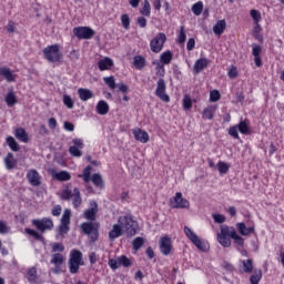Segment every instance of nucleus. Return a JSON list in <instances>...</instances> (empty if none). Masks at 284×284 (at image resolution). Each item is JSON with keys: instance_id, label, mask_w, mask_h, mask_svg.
<instances>
[{"instance_id": "obj_10", "label": "nucleus", "mask_w": 284, "mask_h": 284, "mask_svg": "<svg viewBox=\"0 0 284 284\" xmlns=\"http://www.w3.org/2000/svg\"><path fill=\"white\" fill-rule=\"evenodd\" d=\"M73 34L78 39H92L97 32L90 27H75L73 28Z\"/></svg>"}, {"instance_id": "obj_43", "label": "nucleus", "mask_w": 284, "mask_h": 284, "mask_svg": "<svg viewBox=\"0 0 284 284\" xmlns=\"http://www.w3.org/2000/svg\"><path fill=\"white\" fill-rule=\"evenodd\" d=\"M235 126H237V130H239V132H241V134H250V125H247L246 121H241Z\"/></svg>"}, {"instance_id": "obj_21", "label": "nucleus", "mask_w": 284, "mask_h": 284, "mask_svg": "<svg viewBox=\"0 0 284 284\" xmlns=\"http://www.w3.org/2000/svg\"><path fill=\"white\" fill-rule=\"evenodd\" d=\"M95 110L98 114H100L101 116H105V114L110 112V105L108 104V102H105V100H100L95 106Z\"/></svg>"}, {"instance_id": "obj_29", "label": "nucleus", "mask_w": 284, "mask_h": 284, "mask_svg": "<svg viewBox=\"0 0 284 284\" xmlns=\"http://www.w3.org/2000/svg\"><path fill=\"white\" fill-rule=\"evenodd\" d=\"M174 54H172V51H165L160 55V61L163 63V65H170L172 63Z\"/></svg>"}, {"instance_id": "obj_16", "label": "nucleus", "mask_w": 284, "mask_h": 284, "mask_svg": "<svg viewBox=\"0 0 284 284\" xmlns=\"http://www.w3.org/2000/svg\"><path fill=\"white\" fill-rule=\"evenodd\" d=\"M236 230H237V232H239L242 236H250V234H254V232H255L254 226H248V227H247V225H245V223H243V222H239V223L236 224Z\"/></svg>"}, {"instance_id": "obj_64", "label": "nucleus", "mask_w": 284, "mask_h": 284, "mask_svg": "<svg viewBox=\"0 0 284 284\" xmlns=\"http://www.w3.org/2000/svg\"><path fill=\"white\" fill-rule=\"evenodd\" d=\"M262 48L258 44H253L252 54L253 57H261Z\"/></svg>"}, {"instance_id": "obj_51", "label": "nucleus", "mask_w": 284, "mask_h": 284, "mask_svg": "<svg viewBox=\"0 0 284 284\" xmlns=\"http://www.w3.org/2000/svg\"><path fill=\"white\" fill-rule=\"evenodd\" d=\"M63 104L69 108V110H72V108H74V100H72V98L68 94L63 95Z\"/></svg>"}, {"instance_id": "obj_46", "label": "nucleus", "mask_w": 284, "mask_h": 284, "mask_svg": "<svg viewBox=\"0 0 284 284\" xmlns=\"http://www.w3.org/2000/svg\"><path fill=\"white\" fill-rule=\"evenodd\" d=\"M184 234L191 240V242H195L199 239V235L192 231V229L184 226Z\"/></svg>"}, {"instance_id": "obj_47", "label": "nucleus", "mask_w": 284, "mask_h": 284, "mask_svg": "<svg viewBox=\"0 0 284 284\" xmlns=\"http://www.w3.org/2000/svg\"><path fill=\"white\" fill-rule=\"evenodd\" d=\"M217 170H219L220 174H227V172H230V164H227L223 161H220L217 163Z\"/></svg>"}, {"instance_id": "obj_33", "label": "nucleus", "mask_w": 284, "mask_h": 284, "mask_svg": "<svg viewBox=\"0 0 284 284\" xmlns=\"http://www.w3.org/2000/svg\"><path fill=\"white\" fill-rule=\"evenodd\" d=\"M133 64L136 70H143L145 68V58L143 55H135L133 58Z\"/></svg>"}, {"instance_id": "obj_31", "label": "nucleus", "mask_w": 284, "mask_h": 284, "mask_svg": "<svg viewBox=\"0 0 284 284\" xmlns=\"http://www.w3.org/2000/svg\"><path fill=\"white\" fill-rule=\"evenodd\" d=\"M24 232H26V234H29V236H32V239H34V241H40V243H43L45 241V237H43V235H41V233H39L32 229H26Z\"/></svg>"}, {"instance_id": "obj_6", "label": "nucleus", "mask_w": 284, "mask_h": 284, "mask_svg": "<svg viewBox=\"0 0 284 284\" xmlns=\"http://www.w3.org/2000/svg\"><path fill=\"white\" fill-rule=\"evenodd\" d=\"M165 41H168V36H165L163 32L158 33L155 38H153L150 42L151 51H153L155 54H159V52L163 50Z\"/></svg>"}, {"instance_id": "obj_62", "label": "nucleus", "mask_w": 284, "mask_h": 284, "mask_svg": "<svg viewBox=\"0 0 284 284\" xmlns=\"http://www.w3.org/2000/svg\"><path fill=\"white\" fill-rule=\"evenodd\" d=\"M227 74L230 79H236V77H239V71L236 70V67H230L227 70Z\"/></svg>"}, {"instance_id": "obj_58", "label": "nucleus", "mask_w": 284, "mask_h": 284, "mask_svg": "<svg viewBox=\"0 0 284 284\" xmlns=\"http://www.w3.org/2000/svg\"><path fill=\"white\" fill-rule=\"evenodd\" d=\"M221 99V93L216 90L211 91L210 93V101H212V103H216V101H219Z\"/></svg>"}, {"instance_id": "obj_57", "label": "nucleus", "mask_w": 284, "mask_h": 284, "mask_svg": "<svg viewBox=\"0 0 284 284\" xmlns=\"http://www.w3.org/2000/svg\"><path fill=\"white\" fill-rule=\"evenodd\" d=\"M183 108H184V110H191L192 109V98H190V95H184V98H183Z\"/></svg>"}, {"instance_id": "obj_2", "label": "nucleus", "mask_w": 284, "mask_h": 284, "mask_svg": "<svg viewBox=\"0 0 284 284\" xmlns=\"http://www.w3.org/2000/svg\"><path fill=\"white\" fill-rule=\"evenodd\" d=\"M118 222L120 223L122 230H124L129 239H131L132 236H136V230H139V223L134 221L131 216H128V215L120 216Z\"/></svg>"}, {"instance_id": "obj_37", "label": "nucleus", "mask_w": 284, "mask_h": 284, "mask_svg": "<svg viewBox=\"0 0 284 284\" xmlns=\"http://www.w3.org/2000/svg\"><path fill=\"white\" fill-rule=\"evenodd\" d=\"M54 179H57V181H70L72 175H70L68 171H60L54 174Z\"/></svg>"}, {"instance_id": "obj_48", "label": "nucleus", "mask_w": 284, "mask_h": 284, "mask_svg": "<svg viewBox=\"0 0 284 284\" xmlns=\"http://www.w3.org/2000/svg\"><path fill=\"white\" fill-rule=\"evenodd\" d=\"M187 39V36L185 34V27H180V32L178 34V43L182 45V43H185V40Z\"/></svg>"}, {"instance_id": "obj_14", "label": "nucleus", "mask_w": 284, "mask_h": 284, "mask_svg": "<svg viewBox=\"0 0 284 284\" xmlns=\"http://www.w3.org/2000/svg\"><path fill=\"white\" fill-rule=\"evenodd\" d=\"M0 77L6 79L8 83H14L17 81V75L8 67L0 68Z\"/></svg>"}, {"instance_id": "obj_26", "label": "nucleus", "mask_w": 284, "mask_h": 284, "mask_svg": "<svg viewBox=\"0 0 284 284\" xmlns=\"http://www.w3.org/2000/svg\"><path fill=\"white\" fill-rule=\"evenodd\" d=\"M78 94H79L81 101H89V99L94 98V93L92 91H90V89L80 88L78 90Z\"/></svg>"}, {"instance_id": "obj_49", "label": "nucleus", "mask_w": 284, "mask_h": 284, "mask_svg": "<svg viewBox=\"0 0 284 284\" xmlns=\"http://www.w3.org/2000/svg\"><path fill=\"white\" fill-rule=\"evenodd\" d=\"M103 81L111 90H114L116 88V80L113 75L103 78Z\"/></svg>"}, {"instance_id": "obj_5", "label": "nucleus", "mask_w": 284, "mask_h": 284, "mask_svg": "<svg viewBox=\"0 0 284 284\" xmlns=\"http://www.w3.org/2000/svg\"><path fill=\"white\" fill-rule=\"evenodd\" d=\"M81 230L83 234L89 236L91 243H97L99 241V229L94 226L92 222H84L81 224Z\"/></svg>"}, {"instance_id": "obj_30", "label": "nucleus", "mask_w": 284, "mask_h": 284, "mask_svg": "<svg viewBox=\"0 0 284 284\" xmlns=\"http://www.w3.org/2000/svg\"><path fill=\"white\" fill-rule=\"evenodd\" d=\"M69 261H73L74 263H83V253L79 250H72Z\"/></svg>"}, {"instance_id": "obj_18", "label": "nucleus", "mask_w": 284, "mask_h": 284, "mask_svg": "<svg viewBox=\"0 0 284 284\" xmlns=\"http://www.w3.org/2000/svg\"><path fill=\"white\" fill-rule=\"evenodd\" d=\"M14 136L16 139H18V141H21V143H28L30 141V138L28 136V132L23 128L16 129Z\"/></svg>"}, {"instance_id": "obj_28", "label": "nucleus", "mask_w": 284, "mask_h": 284, "mask_svg": "<svg viewBox=\"0 0 284 284\" xmlns=\"http://www.w3.org/2000/svg\"><path fill=\"white\" fill-rule=\"evenodd\" d=\"M4 101L8 108H12L13 105H17V95L14 94V91H9L4 98Z\"/></svg>"}, {"instance_id": "obj_35", "label": "nucleus", "mask_w": 284, "mask_h": 284, "mask_svg": "<svg viewBox=\"0 0 284 284\" xmlns=\"http://www.w3.org/2000/svg\"><path fill=\"white\" fill-rule=\"evenodd\" d=\"M63 261H64L63 254L55 253V254L52 255V258H51L50 263L54 266H62Z\"/></svg>"}, {"instance_id": "obj_53", "label": "nucleus", "mask_w": 284, "mask_h": 284, "mask_svg": "<svg viewBox=\"0 0 284 284\" xmlns=\"http://www.w3.org/2000/svg\"><path fill=\"white\" fill-rule=\"evenodd\" d=\"M261 30H262L261 24H255L253 29V37L257 41H263V37L261 36Z\"/></svg>"}, {"instance_id": "obj_50", "label": "nucleus", "mask_w": 284, "mask_h": 284, "mask_svg": "<svg viewBox=\"0 0 284 284\" xmlns=\"http://www.w3.org/2000/svg\"><path fill=\"white\" fill-rule=\"evenodd\" d=\"M84 219H87V221H95L97 211L92 209H88L87 211H84Z\"/></svg>"}, {"instance_id": "obj_4", "label": "nucleus", "mask_w": 284, "mask_h": 284, "mask_svg": "<svg viewBox=\"0 0 284 284\" xmlns=\"http://www.w3.org/2000/svg\"><path fill=\"white\" fill-rule=\"evenodd\" d=\"M32 225H34L37 231L41 232V234L54 229V222H52L50 217L32 220Z\"/></svg>"}, {"instance_id": "obj_40", "label": "nucleus", "mask_w": 284, "mask_h": 284, "mask_svg": "<svg viewBox=\"0 0 284 284\" xmlns=\"http://www.w3.org/2000/svg\"><path fill=\"white\" fill-rule=\"evenodd\" d=\"M81 265H83V263L73 262V261L69 260V272L71 274H77L79 272V268L81 267Z\"/></svg>"}, {"instance_id": "obj_44", "label": "nucleus", "mask_w": 284, "mask_h": 284, "mask_svg": "<svg viewBox=\"0 0 284 284\" xmlns=\"http://www.w3.org/2000/svg\"><path fill=\"white\" fill-rule=\"evenodd\" d=\"M192 12L195 14V17H200L203 12V2L199 1L192 6Z\"/></svg>"}, {"instance_id": "obj_11", "label": "nucleus", "mask_w": 284, "mask_h": 284, "mask_svg": "<svg viewBox=\"0 0 284 284\" xmlns=\"http://www.w3.org/2000/svg\"><path fill=\"white\" fill-rule=\"evenodd\" d=\"M165 80L163 78H160L156 83L155 97H159L164 103H170V95L165 93Z\"/></svg>"}, {"instance_id": "obj_41", "label": "nucleus", "mask_w": 284, "mask_h": 284, "mask_svg": "<svg viewBox=\"0 0 284 284\" xmlns=\"http://www.w3.org/2000/svg\"><path fill=\"white\" fill-rule=\"evenodd\" d=\"M145 245V239L143 237H135L132 242L133 250L138 252V250H141Z\"/></svg>"}, {"instance_id": "obj_19", "label": "nucleus", "mask_w": 284, "mask_h": 284, "mask_svg": "<svg viewBox=\"0 0 284 284\" xmlns=\"http://www.w3.org/2000/svg\"><path fill=\"white\" fill-rule=\"evenodd\" d=\"M133 135L136 141H140V143H148V141H150V135L148 132L141 129L134 130Z\"/></svg>"}, {"instance_id": "obj_12", "label": "nucleus", "mask_w": 284, "mask_h": 284, "mask_svg": "<svg viewBox=\"0 0 284 284\" xmlns=\"http://www.w3.org/2000/svg\"><path fill=\"white\" fill-rule=\"evenodd\" d=\"M27 179L33 187H39L41 185V174L36 169H31L27 173Z\"/></svg>"}, {"instance_id": "obj_56", "label": "nucleus", "mask_w": 284, "mask_h": 284, "mask_svg": "<svg viewBox=\"0 0 284 284\" xmlns=\"http://www.w3.org/2000/svg\"><path fill=\"white\" fill-rule=\"evenodd\" d=\"M69 153L71 154V156H82L83 152H81V150H79V148L77 145H72L69 148Z\"/></svg>"}, {"instance_id": "obj_13", "label": "nucleus", "mask_w": 284, "mask_h": 284, "mask_svg": "<svg viewBox=\"0 0 284 284\" xmlns=\"http://www.w3.org/2000/svg\"><path fill=\"white\" fill-rule=\"evenodd\" d=\"M160 251L164 256H170L172 252V240L169 236L160 239Z\"/></svg>"}, {"instance_id": "obj_7", "label": "nucleus", "mask_w": 284, "mask_h": 284, "mask_svg": "<svg viewBox=\"0 0 284 284\" xmlns=\"http://www.w3.org/2000/svg\"><path fill=\"white\" fill-rule=\"evenodd\" d=\"M170 206L173 210H187L190 202L183 197V193L178 192L175 196L170 200Z\"/></svg>"}, {"instance_id": "obj_27", "label": "nucleus", "mask_w": 284, "mask_h": 284, "mask_svg": "<svg viewBox=\"0 0 284 284\" xmlns=\"http://www.w3.org/2000/svg\"><path fill=\"white\" fill-rule=\"evenodd\" d=\"M200 252H209L210 251V244L207 242L201 241V239H196L195 241L192 242Z\"/></svg>"}, {"instance_id": "obj_15", "label": "nucleus", "mask_w": 284, "mask_h": 284, "mask_svg": "<svg viewBox=\"0 0 284 284\" xmlns=\"http://www.w3.org/2000/svg\"><path fill=\"white\" fill-rule=\"evenodd\" d=\"M207 65H210V61L207 60V58H201L195 61L193 65V72H195V74H200V72H203V70H205Z\"/></svg>"}, {"instance_id": "obj_52", "label": "nucleus", "mask_w": 284, "mask_h": 284, "mask_svg": "<svg viewBox=\"0 0 284 284\" xmlns=\"http://www.w3.org/2000/svg\"><path fill=\"white\" fill-rule=\"evenodd\" d=\"M251 17L255 23V26H258V23L261 22V12L256 9H252L251 10Z\"/></svg>"}, {"instance_id": "obj_32", "label": "nucleus", "mask_w": 284, "mask_h": 284, "mask_svg": "<svg viewBox=\"0 0 284 284\" xmlns=\"http://www.w3.org/2000/svg\"><path fill=\"white\" fill-rule=\"evenodd\" d=\"M242 265H243V272L245 274H252V272H254V262L252 260H243L242 261Z\"/></svg>"}, {"instance_id": "obj_61", "label": "nucleus", "mask_w": 284, "mask_h": 284, "mask_svg": "<svg viewBox=\"0 0 284 284\" xmlns=\"http://www.w3.org/2000/svg\"><path fill=\"white\" fill-rule=\"evenodd\" d=\"M10 232V226L3 222V220H0V234H8Z\"/></svg>"}, {"instance_id": "obj_9", "label": "nucleus", "mask_w": 284, "mask_h": 284, "mask_svg": "<svg viewBox=\"0 0 284 284\" xmlns=\"http://www.w3.org/2000/svg\"><path fill=\"white\" fill-rule=\"evenodd\" d=\"M70 216H72V211H70V209H65L58 227L60 236H63V234H68V232H70Z\"/></svg>"}, {"instance_id": "obj_54", "label": "nucleus", "mask_w": 284, "mask_h": 284, "mask_svg": "<svg viewBox=\"0 0 284 284\" xmlns=\"http://www.w3.org/2000/svg\"><path fill=\"white\" fill-rule=\"evenodd\" d=\"M72 191L70 190V189H64L63 191H62V193L60 194V199L62 200V201H70V199H72Z\"/></svg>"}, {"instance_id": "obj_42", "label": "nucleus", "mask_w": 284, "mask_h": 284, "mask_svg": "<svg viewBox=\"0 0 284 284\" xmlns=\"http://www.w3.org/2000/svg\"><path fill=\"white\" fill-rule=\"evenodd\" d=\"M92 172V166L88 165L87 168H84L83 170V174H80L79 178L83 179L84 183H90V174Z\"/></svg>"}, {"instance_id": "obj_34", "label": "nucleus", "mask_w": 284, "mask_h": 284, "mask_svg": "<svg viewBox=\"0 0 284 284\" xmlns=\"http://www.w3.org/2000/svg\"><path fill=\"white\" fill-rule=\"evenodd\" d=\"M214 112H216V106H209L204 109L202 113V119L212 121V119H214Z\"/></svg>"}, {"instance_id": "obj_25", "label": "nucleus", "mask_w": 284, "mask_h": 284, "mask_svg": "<svg viewBox=\"0 0 284 284\" xmlns=\"http://www.w3.org/2000/svg\"><path fill=\"white\" fill-rule=\"evenodd\" d=\"M72 200V205L73 207H79L83 201L81 200V191H79V187L73 189V194L71 195Z\"/></svg>"}, {"instance_id": "obj_63", "label": "nucleus", "mask_w": 284, "mask_h": 284, "mask_svg": "<svg viewBox=\"0 0 284 284\" xmlns=\"http://www.w3.org/2000/svg\"><path fill=\"white\" fill-rule=\"evenodd\" d=\"M64 250L65 246L62 243H53L52 245V252H63Z\"/></svg>"}, {"instance_id": "obj_1", "label": "nucleus", "mask_w": 284, "mask_h": 284, "mask_svg": "<svg viewBox=\"0 0 284 284\" xmlns=\"http://www.w3.org/2000/svg\"><path fill=\"white\" fill-rule=\"evenodd\" d=\"M232 239L236 245L243 247L245 245V240L236 233V229L233 226L222 225L221 232L217 233V242L222 247H231Z\"/></svg>"}, {"instance_id": "obj_22", "label": "nucleus", "mask_w": 284, "mask_h": 284, "mask_svg": "<svg viewBox=\"0 0 284 284\" xmlns=\"http://www.w3.org/2000/svg\"><path fill=\"white\" fill-rule=\"evenodd\" d=\"M17 159H14L13 153H8L7 156L4 158V165L7 170H14L17 168Z\"/></svg>"}, {"instance_id": "obj_20", "label": "nucleus", "mask_w": 284, "mask_h": 284, "mask_svg": "<svg viewBox=\"0 0 284 284\" xmlns=\"http://www.w3.org/2000/svg\"><path fill=\"white\" fill-rule=\"evenodd\" d=\"M227 28V22H225V19L217 20L215 26L213 27V32L217 37H221L225 32V29Z\"/></svg>"}, {"instance_id": "obj_55", "label": "nucleus", "mask_w": 284, "mask_h": 284, "mask_svg": "<svg viewBox=\"0 0 284 284\" xmlns=\"http://www.w3.org/2000/svg\"><path fill=\"white\" fill-rule=\"evenodd\" d=\"M121 23L124 30H130V16L128 13L121 16Z\"/></svg>"}, {"instance_id": "obj_24", "label": "nucleus", "mask_w": 284, "mask_h": 284, "mask_svg": "<svg viewBox=\"0 0 284 284\" xmlns=\"http://www.w3.org/2000/svg\"><path fill=\"white\" fill-rule=\"evenodd\" d=\"M121 234H123L121 224H114L113 229L109 232V239L110 241H114L115 239H119Z\"/></svg>"}, {"instance_id": "obj_39", "label": "nucleus", "mask_w": 284, "mask_h": 284, "mask_svg": "<svg viewBox=\"0 0 284 284\" xmlns=\"http://www.w3.org/2000/svg\"><path fill=\"white\" fill-rule=\"evenodd\" d=\"M261 278H263V271L258 270V271H255L253 275H251L250 282L251 284H258L261 283Z\"/></svg>"}, {"instance_id": "obj_3", "label": "nucleus", "mask_w": 284, "mask_h": 284, "mask_svg": "<svg viewBox=\"0 0 284 284\" xmlns=\"http://www.w3.org/2000/svg\"><path fill=\"white\" fill-rule=\"evenodd\" d=\"M43 55L49 63H57L61 61V50L59 44H52L43 49Z\"/></svg>"}, {"instance_id": "obj_59", "label": "nucleus", "mask_w": 284, "mask_h": 284, "mask_svg": "<svg viewBox=\"0 0 284 284\" xmlns=\"http://www.w3.org/2000/svg\"><path fill=\"white\" fill-rule=\"evenodd\" d=\"M212 219H213L214 223H219V224L225 223V215H223V214L215 213L212 215Z\"/></svg>"}, {"instance_id": "obj_23", "label": "nucleus", "mask_w": 284, "mask_h": 284, "mask_svg": "<svg viewBox=\"0 0 284 284\" xmlns=\"http://www.w3.org/2000/svg\"><path fill=\"white\" fill-rule=\"evenodd\" d=\"M114 65V61L110 58H104L102 60H99L98 68L103 72L104 70H110Z\"/></svg>"}, {"instance_id": "obj_38", "label": "nucleus", "mask_w": 284, "mask_h": 284, "mask_svg": "<svg viewBox=\"0 0 284 284\" xmlns=\"http://www.w3.org/2000/svg\"><path fill=\"white\" fill-rule=\"evenodd\" d=\"M90 181L95 185V187H103V178L99 173H94Z\"/></svg>"}, {"instance_id": "obj_45", "label": "nucleus", "mask_w": 284, "mask_h": 284, "mask_svg": "<svg viewBox=\"0 0 284 284\" xmlns=\"http://www.w3.org/2000/svg\"><path fill=\"white\" fill-rule=\"evenodd\" d=\"M140 14H142L143 17H150L151 14L150 1L144 0L143 7L140 10Z\"/></svg>"}, {"instance_id": "obj_8", "label": "nucleus", "mask_w": 284, "mask_h": 284, "mask_svg": "<svg viewBox=\"0 0 284 284\" xmlns=\"http://www.w3.org/2000/svg\"><path fill=\"white\" fill-rule=\"evenodd\" d=\"M109 266L111 270H119V267H132V258L125 255L118 256L115 260H109Z\"/></svg>"}, {"instance_id": "obj_60", "label": "nucleus", "mask_w": 284, "mask_h": 284, "mask_svg": "<svg viewBox=\"0 0 284 284\" xmlns=\"http://www.w3.org/2000/svg\"><path fill=\"white\" fill-rule=\"evenodd\" d=\"M229 134L230 136H233V139H241V136H239V128L235 125V126H231L229 129Z\"/></svg>"}, {"instance_id": "obj_17", "label": "nucleus", "mask_w": 284, "mask_h": 284, "mask_svg": "<svg viewBox=\"0 0 284 284\" xmlns=\"http://www.w3.org/2000/svg\"><path fill=\"white\" fill-rule=\"evenodd\" d=\"M24 277L27 278V281H29L30 284H37V281L39 278L37 267L32 266V267L28 268Z\"/></svg>"}, {"instance_id": "obj_36", "label": "nucleus", "mask_w": 284, "mask_h": 284, "mask_svg": "<svg viewBox=\"0 0 284 284\" xmlns=\"http://www.w3.org/2000/svg\"><path fill=\"white\" fill-rule=\"evenodd\" d=\"M6 142H7V145H9L10 150H12V152H19L20 150L19 143L12 136H8L6 139Z\"/></svg>"}]
</instances>
